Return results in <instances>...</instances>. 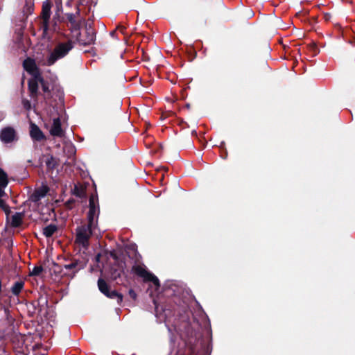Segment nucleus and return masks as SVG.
I'll return each mask as SVG.
<instances>
[{"mask_svg":"<svg viewBox=\"0 0 355 355\" xmlns=\"http://www.w3.org/2000/svg\"><path fill=\"white\" fill-rule=\"evenodd\" d=\"M196 303L188 292L179 300V355H208L202 326L191 310Z\"/></svg>","mask_w":355,"mask_h":355,"instance_id":"f257e3e1","label":"nucleus"},{"mask_svg":"<svg viewBox=\"0 0 355 355\" xmlns=\"http://www.w3.org/2000/svg\"><path fill=\"white\" fill-rule=\"evenodd\" d=\"M69 27L71 29L72 37H75L76 41L81 45L87 46L92 44L95 39V33L94 29L89 28L85 31V35L80 32V22L77 20L73 14L67 15Z\"/></svg>","mask_w":355,"mask_h":355,"instance_id":"f03ea898","label":"nucleus"},{"mask_svg":"<svg viewBox=\"0 0 355 355\" xmlns=\"http://www.w3.org/2000/svg\"><path fill=\"white\" fill-rule=\"evenodd\" d=\"M73 47V42L71 40H68L64 42H59L47 57L46 64L48 66L53 65L57 60L66 56Z\"/></svg>","mask_w":355,"mask_h":355,"instance_id":"7ed1b4c3","label":"nucleus"},{"mask_svg":"<svg viewBox=\"0 0 355 355\" xmlns=\"http://www.w3.org/2000/svg\"><path fill=\"white\" fill-rule=\"evenodd\" d=\"M132 271L143 279L145 282H151L157 289L159 287V281L158 278L153 274L148 271L146 267L144 264H135L132 266Z\"/></svg>","mask_w":355,"mask_h":355,"instance_id":"20e7f679","label":"nucleus"},{"mask_svg":"<svg viewBox=\"0 0 355 355\" xmlns=\"http://www.w3.org/2000/svg\"><path fill=\"white\" fill-rule=\"evenodd\" d=\"M98 215L99 207L98 198L95 195H92L89 197V211L87 213V220L90 227L97 228Z\"/></svg>","mask_w":355,"mask_h":355,"instance_id":"39448f33","label":"nucleus"},{"mask_svg":"<svg viewBox=\"0 0 355 355\" xmlns=\"http://www.w3.org/2000/svg\"><path fill=\"white\" fill-rule=\"evenodd\" d=\"M97 228H92L89 224L87 226L83 225L76 230V242L83 247L88 245L89 239L92 234H96Z\"/></svg>","mask_w":355,"mask_h":355,"instance_id":"423d86ee","label":"nucleus"},{"mask_svg":"<svg viewBox=\"0 0 355 355\" xmlns=\"http://www.w3.org/2000/svg\"><path fill=\"white\" fill-rule=\"evenodd\" d=\"M98 286L100 291L103 293L105 296L111 299H116L117 302L121 304L123 301V295L121 293H117L116 291H110V286L107 282L100 278L98 280Z\"/></svg>","mask_w":355,"mask_h":355,"instance_id":"0eeeda50","label":"nucleus"},{"mask_svg":"<svg viewBox=\"0 0 355 355\" xmlns=\"http://www.w3.org/2000/svg\"><path fill=\"white\" fill-rule=\"evenodd\" d=\"M51 3L49 0H46L42 3V28L44 33H47L49 29V21L51 17Z\"/></svg>","mask_w":355,"mask_h":355,"instance_id":"6e6552de","label":"nucleus"},{"mask_svg":"<svg viewBox=\"0 0 355 355\" xmlns=\"http://www.w3.org/2000/svg\"><path fill=\"white\" fill-rule=\"evenodd\" d=\"M0 139L5 144L13 142L17 139L15 130L10 126L3 128L0 132Z\"/></svg>","mask_w":355,"mask_h":355,"instance_id":"1a4fd4ad","label":"nucleus"},{"mask_svg":"<svg viewBox=\"0 0 355 355\" xmlns=\"http://www.w3.org/2000/svg\"><path fill=\"white\" fill-rule=\"evenodd\" d=\"M23 67L31 76L42 75L35 60L31 58L26 59L23 62Z\"/></svg>","mask_w":355,"mask_h":355,"instance_id":"9d476101","label":"nucleus"},{"mask_svg":"<svg viewBox=\"0 0 355 355\" xmlns=\"http://www.w3.org/2000/svg\"><path fill=\"white\" fill-rule=\"evenodd\" d=\"M50 134L52 136L62 137L64 136V130L61 127V121L59 118L53 119L50 128Z\"/></svg>","mask_w":355,"mask_h":355,"instance_id":"9b49d317","label":"nucleus"},{"mask_svg":"<svg viewBox=\"0 0 355 355\" xmlns=\"http://www.w3.org/2000/svg\"><path fill=\"white\" fill-rule=\"evenodd\" d=\"M42 81V75L32 76L28 81V89L32 96H35L37 93L38 85Z\"/></svg>","mask_w":355,"mask_h":355,"instance_id":"f8f14e48","label":"nucleus"},{"mask_svg":"<svg viewBox=\"0 0 355 355\" xmlns=\"http://www.w3.org/2000/svg\"><path fill=\"white\" fill-rule=\"evenodd\" d=\"M49 189L46 186H42L34 191L33 193L31 196V200L33 202H38L46 195Z\"/></svg>","mask_w":355,"mask_h":355,"instance_id":"ddd939ff","label":"nucleus"},{"mask_svg":"<svg viewBox=\"0 0 355 355\" xmlns=\"http://www.w3.org/2000/svg\"><path fill=\"white\" fill-rule=\"evenodd\" d=\"M30 135L32 139L37 141H41L44 138V134L40 129L33 123L31 124Z\"/></svg>","mask_w":355,"mask_h":355,"instance_id":"4468645a","label":"nucleus"},{"mask_svg":"<svg viewBox=\"0 0 355 355\" xmlns=\"http://www.w3.org/2000/svg\"><path fill=\"white\" fill-rule=\"evenodd\" d=\"M8 184V175L6 173L0 168V197L4 195V189Z\"/></svg>","mask_w":355,"mask_h":355,"instance_id":"2eb2a0df","label":"nucleus"},{"mask_svg":"<svg viewBox=\"0 0 355 355\" xmlns=\"http://www.w3.org/2000/svg\"><path fill=\"white\" fill-rule=\"evenodd\" d=\"M24 286V282L23 281L16 282L11 288V291L13 295L17 296Z\"/></svg>","mask_w":355,"mask_h":355,"instance_id":"dca6fc26","label":"nucleus"},{"mask_svg":"<svg viewBox=\"0 0 355 355\" xmlns=\"http://www.w3.org/2000/svg\"><path fill=\"white\" fill-rule=\"evenodd\" d=\"M124 267H125V263H119L118 269L112 270V274H111L112 278L114 280L119 278L124 272Z\"/></svg>","mask_w":355,"mask_h":355,"instance_id":"f3484780","label":"nucleus"},{"mask_svg":"<svg viewBox=\"0 0 355 355\" xmlns=\"http://www.w3.org/2000/svg\"><path fill=\"white\" fill-rule=\"evenodd\" d=\"M57 231V227L54 225H49L44 228L43 234L46 237H51Z\"/></svg>","mask_w":355,"mask_h":355,"instance_id":"a211bd4d","label":"nucleus"},{"mask_svg":"<svg viewBox=\"0 0 355 355\" xmlns=\"http://www.w3.org/2000/svg\"><path fill=\"white\" fill-rule=\"evenodd\" d=\"M78 263L76 262H71L69 264H66L63 267L64 269L69 271V273L65 272L64 275L75 274L77 271Z\"/></svg>","mask_w":355,"mask_h":355,"instance_id":"6ab92c4d","label":"nucleus"},{"mask_svg":"<svg viewBox=\"0 0 355 355\" xmlns=\"http://www.w3.org/2000/svg\"><path fill=\"white\" fill-rule=\"evenodd\" d=\"M22 216L20 214H16L12 217V225L14 227H18L21 224Z\"/></svg>","mask_w":355,"mask_h":355,"instance_id":"aec40b11","label":"nucleus"},{"mask_svg":"<svg viewBox=\"0 0 355 355\" xmlns=\"http://www.w3.org/2000/svg\"><path fill=\"white\" fill-rule=\"evenodd\" d=\"M307 47L309 51L312 53L313 56H315L319 53V49L315 43H311Z\"/></svg>","mask_w":355,"mask_h":355,"instance_id":"412c9836","label":"nucleus"},{"mask_svg":"<svg viewBox=\"0 0 355 355\" xmlns=\"http://www.w3.org/2000/svg\"><path fill=\"white\" fill-rule=\"evenodd\" d=\"M43 269L41 266H36L35 267L33 270L31 272V275H40L41 272H42Z\"/></svg>","mask_w":355,"mask_h":355,"instance_id":"4be33fe9","label":"nucleus"},{"mask_svg":"<svg viewBox=\"0 0 355 355\" xmlns=\"http://www.w3.org/2000/svg\"><path fill=\"white\" fill-rule=\"evenodd\" d=\"M225 142H222L221 144H220V149H221V153H220V157L223 158V159H226L227 157V150L225 148Z\"/></svg>","mask_w":355,"mask_h":355,"instance_id":"5701e85b","label":"nucleus"},{"mask_svg":"<svg viewBox=\"0 0 355 355\" xmlns=\"http://www.w3.org/2000/svg\"><path fill=\"white\" fill-rule=\"evenodd\" d=\"M40 85L42 87V90L44 92H49V85L44 80V78H42V81H40Z\"/></svg>","mask_w":355,"mask_h":355,"instance_id":"b1692460","label":"nucleus"},{"mask_svg":"<svg viewBox=\"0 0 355 355\" xmlns=\"http://www.w3.org/2000/svg\"><path fill=\"white\" fill-rule=\"evenodd\" d=\"M23 105L24 108L27 110H30L31 107V103L28 100L23 101Z\"/></svg>","mask_w":355,"mask_h":355,"instance_id":"393cba45","label":"nucleus"},{"mask_svg":"<svg viewBox=\"0 0 355 355\" xmlns=\"http://www.w3.org/2000/svg\"><path fill=\"white\" fill-rule=\"evenodd\" d=\"M128 293H129L130 297L132 300H136V298H137V294H136V293L135 292V291H134V290H132V289L129 290Z\"/></svg>","mask_w":355,"mask_h":355,"instance_id":"a878e982","label":"nucleus"},{"mask_svg":"<svg viewBox=\"0 0 355 355\" xmlns=\"http://www.w3.org/2000/svg\"><path fill=\"white\" fill-rule=\"evenodd\" d=\"M323 18H324V21H328L331 19V15L330 13H324L323 15Z\"/></svg>","mask_w":355,"mask_h":355,"instance_id":"bb28decb","label":"nucleus"},{"mask_svg":"<svg viewBox=\"0 0 355 355\" xmlns=\"http://www.w3.org/2000/svg\"><path fill=\"white\" fill-rule=\"evenodd\" d=\"M184 123V122L182 121V119L179 118V122H178L179 127L183 125Z\"/></svg>","mask_w":355,"mask_h":355,"instance_id":"cd10ccee","label":"nucleus"},{"mask_svg":"<svg viewBox=\"0 0 355 355\" xmlns=\"http://www.w3.org/2000/svg\"><path fill=\"white\" fill-rule=\"evenodd\" d=\"M184 89H184L183 90L181 91V98H184L187 96V95L184 94Z\"/></svg>","mask_w":355,"mask_h":355,"instance_id":"c85d7f7f","label":"nucleus"},{"mask_svg":"<svg viewBox=\"0 0 355 355\" xmlns=\"http://www.w3.org/2000/svg\"><path fill=\"white\" fill-rule=\"evenodd\" d=\"M350 43H351L352 45L355 46V38H354L353 40H351V41H350Z\"/></svg>","mask_w":355,"mask_h":355,"instance_id":"c756f323","label":"nucleus"},{"mask_svg":"<svg viewBox=\"0 0 355 355\" xmlns=\"http://www.w3.org/2000/svg\"><path fill=\"white\" fill-rule=\"evenodd\" d=\"M174 114L173 112H168V114H166V117H167L168 116H170L171 114Z\"/></svg>","mask_w":355,"mask_h":355,"instance_id":"7c9ffc66","label":"nucleus"},{"mask_svg":"<svg viewBox=\"0 0 355 355\" xmlns=\"http://www.w3.org/2000/svg\"><path fill=\"white\" fill-rule=\"evenodd\" d=\"M191 132V135H193V134H196V130H191V132Z\"/></svg>","mask_w":355,"mask_h":355,"instance_id":"2f4dec72","label":"nucleus"},{"mask_svg":"<svg viewBox=\"0 0 355 355\" xmlns=\"http://www.w3.org/2000/svg\"><path fill=\"white\" fill-rule=\"evenodd\" d=\"M144 143L146 144V146H148L149 144L147 143L146 141H144Z\"/></svg>","mask_w":355,"mask_h":355,"instance_id":"473e14b6","label":"nucleus"},{"mask_svg":"<svg viewBox=\"0 0 355 355\" xmlns=\"http://www.w3.org/2000/svg\"><path fill=\"white\" fill-rule=\"evenodd\" d=\"M189 106H190V105H189V104H187V105H186V107H187V108H189Z\"/></svg>","mask_w":355,"mask_h":355,"instance_id":"72a5a7b5","label":"nucleus"},{"mask_svg":"<svg viewBox=\"0 0 355 355\" xmlns=\"http://www.w3.org/2000/svg\"><path fill=\"white\" fill-rule=\"evenodd\" d=\"M78 196H79L80 197L82 196V193H77Z\"/></svg>","mask_w":355,"mask_h":355,"instance_id":"f704fd0d","label":"nucleus"}]
</instances>
